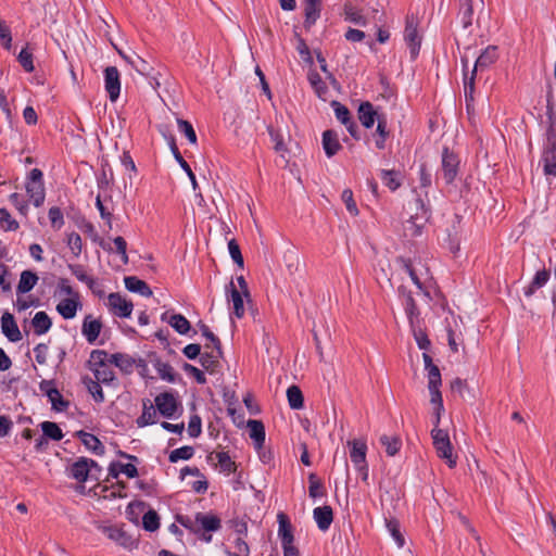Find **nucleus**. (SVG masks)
<instances>
[{
    "instance_id": "1",
    "label": "nucleus",
    "mask_w": 556,
    "mask_h": 556,
    "mask_svg": "<svg viewBox=\"0 0 556 556\" xmlns=\"http://www.w3.org/2000/svg\"><path fill=\"white\" fill-rule=\"evenodd\" d=\"M498 58L497 48L495 46L486 47L483 52L479 55L475 63V67L471 72V75L468 77L465 75L464 79V93L467 103V110L469 111L471 108V103L473 101V90H475V77L478 70L483 71L488 68L491 64H493Z\"/></svg>"
},
{
    "instance_id": "2",
    "label": "nucleus",
    "mask_w": 556,
    "mask_h": 556,
    "mask_svg": "<svg viewBox=\"0 0 556 556\" xmlns=\"http://www.w3.org/2000/svg\"><path fill=\"white\" fill-rule=\"evenodd\" d=\"M425 369L428 377V389L430 392V403L434 405V409L444 410L442 394L440 387L442 384L441 372L437 365L433 364L429 354H422Z\"/></svg>"
},
{
    "instance_id": "3",
    "label": "nucleus",
    "mask_w": 556,
    "mask_h": 556,
    "mask_svg": "<svg viewBox=\"0 0 556 556\" xmlns=\"http://www.w3.org/2000/svg\"><path fill=\"white\" fill-rule=\"evenodd\" d=\"M87 366L93 372L96 379L102 383H110L115 378L111 368L110 354L104 350H93L90 353Z\"/></svg>"
},
{
    "instance_id": "4",
    "label": "nucleus",
    "mask_w": 556,
    "mask_h": 556,
    "mask_svg": "<svg viewBox=\"0 0 556 556\" xmlns=\"http://www.w3.org/2000/svg\"><path fill=\"white\" fill-rule=\"evenodd\" d=\"M431 438L439 458L443 459L450 468L457 464V457L453 453V445L446 430L432 429Z\"/></svg>"
},
{
    "instance_id": "5",
    "label": "nucleus",
    "mask_w": 556,
    "mask_h": 556,
    "mask_svg": "<svg viewBox=\"0 0 556 556\" xmlns=\"http://www.w3.org/2000/svg\"><path fill=\"white\" fill-rule=\"evenodd\" d=\"M26 191L35 206H40L45 202V187L42 182V172L34 168L29 174V181L26 185Z\"/></svg>"
},
{
    "instance_id": "6",
    "label": "nucleus",
    "mask_w": 556,
    "mask_h": 556,
    "mask_svg": "<svg viewBox=\"0 0 556 556\" xmlns=\"http://www.w3.org/2000/svg\"><path fill=\"white\" fill-rule=\"evenodd\" d=\"M92 470L100 471L99 465L92 459L80 457L71 465L68 475L78 482H86Z\"/></svg>"
},
{
    "instance_id": "7",
    "label": "nucleus",
    "mask_w": 556,
    "mask_h": 556,
    "mask_svg": "<svg viewBox=\"0 0 556 556\" xmlns=\"http://www.w3.org/2000/svg\"><path fill=\"white\" fill-rule=\"evenodd\" d=\"M109 309L121 318H127L131 315L134 305L119 293H111L108 296Z\"/></svg>"
},
{
    "instance_id": "8",
    "label": "nucleus",
    "mask_w": 556,
    "mask_h": 556,
    "mask_svg": "<svg viewBox=\"0 0 556 556\" xmlns=\"http://www.w3.org/2000/svg\"><path fill=\"white\" fill-rule=\"evenodd\" d=\"M155 405L161 415L172 418L178 408V401L173 393L163 392L155 397Z\"/></svg>"
},
{
    "instance_id": "9",
    "label": "nucleus",
    "mask_w": 556,
    "mask_h": 556,
    "mask_svg": "<svg viewBox=\"0 0 556 556\" xmlns=\"http://www.w3.org/2000/svg\"><path fill=\"white\" fill-rule=\"evenodd\" d=\"M459 160L458 157L444 149L442 154V174L446 184H452L457 176Z\"/></svg>"
},
{
    "instance_id": "10",
    "label": "nucleus",
    "mask_w": 556,
    "mask_h": 556,
    "mask_svg": "<svg viewBox=\"0 0 556 556\" xmlns=\"http://www.w3.org/2000/svg\"><path fill=\"white\" fill-rule=\"evenodd\" d=\"M105 90L111 101H116L121 92L119 72L115 66H109L104 71Z\"/></svg>"
},
{
    "instance_id": "11",
    "label": "nucleus",
    "mask_w": 556,
    "mask_h": 556,
    "mask_svg": "<svg viewBox=\"0 0 556 556\" xmlns=\"http://www.w3.org/2000/svg\"><path fill=\"white\" fill-rule=\"evenodd\" d=\"M420 210L422 211L421 215L416 214L412 216L409 220H407L405 225V231L410 236H419L421 235L422 227L425 223L429 219L428 211L425 206V203L421 199L417 200Z\"/></svg>"
},
{
    "instance_id": "12",
    "label": "nucleus",
    "mask_w": 556,
    "mask_h": 556,
    "mask_svg": "<svg viewBox=\"0 0 556 556\" xmlns=\"http://www.w3.org/2000/svg\"><path fill=\"white\" fill-rule=\"evenodd\" d=\"M404 39L410 49L412 56L415 58L419 52L420 38L418 35L417 23L413 17L406 20Z\"/></svg>"
},
{
    "instance_id": "13",
    "label": "nucleus",
    "mask_w": 556,
    "mask_h": 556,
    "mask_svg": "<svg viewBox=\"0 0 556 556\" xmlns=\"http://www.w3.org/2000/svg\"><path fill=\"white\" fill-rule=\"evenodd\" d=\"M346 445L350 447V458L353 463L354 467L365 464L366 454H367V444L363 439H353L346 442Z\"/></svg>"
},
{
    "instance_id": "14",
    "label": "nucleus",
    "mask_w": 556,
    "mask_h": 556,
    "mask_svg": "<svg viewBox=\"0 0 556 556\" xmlns=\"http://www.w3.org/2000/svg\"><path fill=\"white\" fill-rule=\"evenodd\" d=\"M79 308H81L80 296L61 299L55 307L64 319H73Z\"/></svg>"
},
{
    "instance_id": "15",
    "label": "nucleus",
    "mask_w": 556,
    "mask_h": 556,
    "mask_svg": "<svg viewBox=\"0 0 556 556\" xmlns=\"http://www.w3.org/2000/svg\"><path fill=\"white\" fill-rule=\"evenodd\" d=\"M1 330L3 334L11 341L17 342L22 340V333L12 314L5 312L1 317Z\"/></svg>"
},
{
    "instance_id": "16",
    "label": "nucleus",
    "mask_w": 556,
    "mask_h": 556,
    "mask_svg": "<svg viewBox=\"0 0 556 556\" xmlns=\"http://www.w3.org/2000/svg\"><path fill=\"white\" fill-rule=\"evenodd\" d=\"M102 327L100 319H96L91 315H87L83 320L81 333L89 343H93L98 339Z\"/></svg>"
},
{
    "instance_id": "17",
    "label": "nucleus",
    "mask_w": 556,
    "mask_h": 556,
    "mask_svg": "<svg viewBox=\"0 0 556 556\" xmlns=\"http://www.w3.org/2000/svg\"><path fill=\"white\" fill-rule=\"evenodd\" d=\"M331 105L334 109V114H336V117L338 118V121H340L346 127L348 131L354 138H357V136H356L357 126L353 122L349 109L338 101H332Z\"/></svg>"
},
{
    "instance_id": "18",
    "label": "nucleus",
    "mask_w": 556,
    "mask_h": 556,
    "mask_svg": "<svg viewBox=\"0 0 556 556\" xmlns=\"http://www.w3.org/2000/svg\"><path fill=\"white\" fill-rule=\"evenodd\" d=\"M103 531L110 540L116 542L118 545L123 547L132 548L136 545V541L130 535H128L122 528L106 527L104 528Z\"/></svg>"
},
{
    "instance_id": "19",
    "label": "nucleus",
    "mask_w": 556,
    "mask_h": 556,
    "mask_svg": "<svg viewBox=\"0 0 556 556\" xmlns=\"http://www.w3.org/2000/svg\"><path fill=\"white\" fill-rule=\"evenodd\" d=\"M195 523L198 525V532L203 530L206 532H215L220 529V519L213 514H195Z\"/></svg>"
},
{
    "instance_id": "20",
    "label": "nucleus",
    "mask_w": 556,
    "mask_h": 556,
    "mask_svg": "<svg viewBox=\"0 0 556 556\" xmlns=\"http://www.w3.org/2000/svg\"><path fill=\"white\" fill-rule=\"evenodd\" d=\"M278 520V536L281 541V545L287 543H294L293 536V527L288 518V516L283 513H279L277 515Z\"/></svg>"
},
{
    "instance_id": "21",
    "label": "nucleus",
    "mask_w": 556,
    "mask_h": 556,
    "mask_svg": "<svg viewBox=\"0 0 556 556\" xmlns=\"http://www.w3.org/2000/svg\"><path fill=\"white\" fill-rule=\"evenodd\" d=\"M323 148L328 157H332L342 149L339 136L334 130L328 129L323 132Z\"/></svg>"
},
{
    "instance_id": "22",
    "label": "nucleus",
    "mask_w": 556,
    "mask_h": 556,
    "mask_svg": "<svg viewBox=\"0 0 556 556\" xmlns=\"http://www.w3.org/2000/svg\"><path fill=\"white\" fill-rule=\"evenodd\" d=\"M314 519L321 531H327L332 523L333 513L330 506L316 507L313 510Z\"/></svg>"
},
{
    "instance_id": "23",
    "label": "nucleus",
    "mask_w": 556,
    "mask_h": 556,
    "mask_svg": "<svg viewBox=\"0 0 556 556\" xmlns=\"http://www.w3.org/2000/svg\"><path fill=\"white\" fill-rule=\"evenodd\" d=\"M210 462H217L220 470L230 475L236 471L237 465L226 452H212L207 456Z\"/></svg>"
},
{
    "instance_id": "24",
    "label": "nucleus",
    "mask_w": 556,
    "mask_h": 556,
    "mask_svg": "<svg viewBox=\"0 0 556 556\" xmlns=\"http://www.w3.org/2000/svg\"><path fill=\"white\" fill-rule=\"evenodd\" d=\"M305 21L304 26L309 28L314 25L319 17L320 1L319 0H304Z\"/></svg>"
},
{
    "instance_id": "25",
    "label": "nucleus",
    "mask_w": 556,
    "mask_h": 556,
    "mask_svg": "<svg viewBox=\"0 0 556 556\" xmlns=\"http://www.w3.org/2000/svg\"><path fill=\"white\" fill-rule=\"evenodd\" d=\"M124 282L126 289L129 290L130 292H136L143 296L152 295V290L147 285V282L135 276L125 277Z\"/></svg>"
},
{
    "instance_id": "26",
    "label": "nucleus",
    "mask_w": 556,
    "mask_h": 556,
    "mask_svg": "<svg viewBox=\"0 0 556 556\" xmlns=\"http://www.w3.org/2000/svg\"><path fill=\"white\" fill-rule=\"evenodd\" d=\"M229 287H230V296L228 299L229 302L232 303V307H233V315L237 317V318H242L244 316V303H243V298L244 294L241 293L233 285L232 281H230L229 283Z\"/></svg>"
},
{
    "instance_id": "27",
    "label": "nucleus",
    "mask_w": 556,
    "mask_h": 556,
    "mask_svg": "<svg viewBox=\"0 0 556 556\" xmlns=\"http://www.w3.org/2000/svg\"><path fill=\"white\" fill-rule=\"evenodd\" d=\"M38 276L31 270H23L16 287L17 294H25L29 292L38 282Z\"/></svg>"
},
{
    "instance_id": "28",
    "label": "nucleus",
    "mask_w": 556,
    "mask_h": 556,
    "mask_svg": "<svg viewBox=\"0 0 556 556\" xmlns=\"http://www.w3.org/2000/svg\"><path fill=\"white\" fill-rule=\"evenodd\" d=\"M549 276V271L545 268L538 270L530 285L523 289V294L528 298L533 295L536 289L542 288L548 281Z\"/></svg>"
},
{
    "instance_id": "29",
    "label": "nucleus",
    "mask_w": 556,
    "mask_h": 556,
    "mask_svg": "<svg viewBox=\"0 0 556 556\" xmlns=\"http://www.w3.org/2000/svg\"><path fill=\"white\" fill-rule=\"evenodd\" d=\"M208 350L210 351L201 355L200 363L206 370H214L223 354L222 346L211 348Z\"/></svg>"
},
{
    "instance_id": "30",
    "label": "nucleus",
    "mask_w": 556,
    "mask_h": 556,
    "mask_svg": "<svg viewBox=\"0 0 556 556\" xmlns=\"http://www.w3.org/2000/svg\"><path fill=\"white\" fill-rule=\"evenodd\" d=\"M358 118L364 127L370 128L374 126L376 112L370 102H364L359 105Z\"/></svg>"
},
{
    "instance_id": "31",
    "label": "nucleus",
    "mask_w": 556,
    "mask_h": 556,
    "mask_svg": "<svg viewBox=\"0 0 556 556\" xmlns=\"http://www.w3.org/2000/svg\"><path fill=\"white\" fill-rule=\"evenodd\" d=\"M33 327L36 334L40 336L49 331L52 321L46 312H37L33 318Z\"/></svg>"
},
{
    "instance_id": "32",
    "label": "nucleus",
    "mask_w": 556,
    "mask_h": 556,
    "mask_svg": "<svg viewBox=\"0 0 556 556\" xmlns=\"http://www.w3.org/2000/svg\"><path fill=\"white\" fill-rule=\"evenodd\" d=\"M248 428L251 439L255 441L257 447H261L265 442V428L263 422L251 419L248 421Z\"/></svg>"
},
{
    "instance_id": "33",
    "label": "nucleus",
    "mask_w": 556,
    "mask_h": 556,
    "mask_svg": "<svg viewBox=\"0 0 556 556\" xmlns=\"http://www.w3.org/2000/svg\"><path fill=\"white\" fill-rule=\"evenodd\" d=\"M379 442L386 448L387 455L391 457L395 456L402 446V441L397 435L382 434Z\"/></svg>"
},
{
    "instance_id": "34",
    "label": "nucleus",
    "mask_w": 556,
    "mask_h": 556,
    "mask_svg": "<svg viewBox=\"0 0 556 556\" xmlns=\"http://www.w3.org/2000/svg\"><path fill=\"white\" fill-rule=\"evenodd\" d=\"M308 81L317 97L320 98L321 100H326L328 94V87L326 83L321 79L319 74L316 72H309Z\"/></svg>"
},
{
    "instance_id": "35",
    "label": "nucleus",
    "mask_w": 556,
    "mask_h": 556,
    "mask_svg": "<svg viewBox=\"0 0 556 556\" xmlns=\"http://www.w3.org/2000/svg\"><path fill=\"white\" fill-rule=\"evenodd\" d=\"M79 437L84 443V445L92 451L93 453L101 455L104 453V446L101 441L93 434L80 431Z\"/></svg>"
},
{
    "instance_id": "36",
    "label": "nucleus",
    "mask_w": 556,
    "mask_h": 556,
    "mask_svg": "<svg viewBox=\"0 0 556 556\" xmlns=\"http://www.w3.org/2000/svg\"><path fill=\"white\" fill-rule=\"evenodd\" d=\"M71 273L81 282L86 283L90 290L94 291L96 280L88 276L84 266L79 264H70Z\"/></svg>"
},
{
    "instance_id": "37",
    "label": "nucleus",
    "mask_w": 556,
    "mask_h": 556,
    "mask_svg": "<svg viewBox=\"0 0 556 556\" xmlns=\"http://www.w3.org/2000/svg\"><path fill=\"white\" fill-rule=\"evenodd\" d=\"M110 362L111 365H115L125 372L130 371L134 367L132 359L129 356L122 353L110 354Z\"/></svg>"
},
{
    "instance_id": "38",
    "label": "nucleus",
    "mask_w": 556,
    "mask_h": 556,
    "mask_svg": "<svg viewBox=\"0 0 556 556\" xmlns=\"http://www.w3.org/2000/svg\"><path fill=\"white\" fill-rule=\"evenodd\" d=\"M118 472L125 473L128 478H136L138 476V469L132 464H113L110 467V476L116 478Z\"/></svg>"
},
{
    "instance_id": "39",
    "label": "nucleus",
    "mask_w": 556,
    "mask_h": 556,
    "mask_svg": "<svg viewBox=\"0 0 556 556\" xmlns=\"http://www.w3.org/2000/svg\"><path fill=\"white\" fill-rule=\"evenodd\" d=\"M167 323L180 334H186L190 330L189 320L181 314H174Z\"/></svg>"
},
{
    "instance_id": "40",
    "label": "nucleus",
    "mask_w": 556,
    "mask_h": 556,
    "mask_svg": "<svg viewBox=\"0 0 556 556\" xmlns=\"http://www.w3.org/2000/svg\"><path fill=\"white\" fill-rule=\"evenodd\" d=\"M157 413L153 405L144 404L141 416L137 419L138 427H146L156 422Z\"/></svg>"
},
{
    "instance_id": "41",
    "label": "nucleus",
    "mask_w": 556,
    "mask_h": 556,
    "mask_svg": "<svg viewBox=\"0 0 556 556\" xmlns=\"http://www.w3.org/2000/svg\"><path fill=\"white\" fill-rule=\"evenodd\" d=\"M287 397L291 408L300 409L303 407V394L299 387H289L287 390Z\"/></svg>"
},
{
    "instance_id": "42",
    "label": "nucleus",
    "mask_w": 556,
    "mask_h": 556,
    "mask_svg": "<svg viewBox=\"0 0 556 556\" xmlns=\"http://www.w3.org/2000/svg\"><path fill=\"white\" fill-rule=\"evenodd\" d=\"M41 430L43 432V437H47L54 441H60L63 438V432L55 422L43 421L41 424Z\"/></svg>"
},
{
    "instance_id": "43",
    "label": "nucleus",
    "mask_w": 556,
    "mask_h": 556,
    "mask_svg": "<svg viewBox=\"0 0 556 556\" xmlns=\"http://www.w3.org/2000/svg\"><path fill=\"white\" fill-rule=\"evenodd\" d=\"M386 526L399 547H403L405 540L400 530V522L396 519H386Z\"/></svg>"
},
{
    "instance_id": "44",
    "label": "nucleus",
    "mask_w": 556,
    "mask_h": 556,
    "mask_svg": "<svg viewBox=\"0 0 556 556\" xmlns=\"http://www.w3.org/2000/svg\"><path fill=\"white\" fill-rule=\"evenodd\" d=\"M0 226L4 231H15L20 227L9 211L3 207H0Z\"/></svg>"
},
{
    "instance_id": "45",
    "label": "nucleus",
    "mask_w": 556,
    "mask_h": 556,
    "mask_svg": "<svg viewBox=\"0 0 556 556\" xmlns=\"http://www.w3.org/2000/svg\"><path fill=\"white\" fill-rule=\"evenodd\" d=\"M308 482V494L312 498H317L325 495L324 485L315 473H309Z\"/></svg>"
},
{
    "instance_id": "46",
    "label": "nucleus",
    "mask_w": 556,
    "mask_h": 556,
    "mask_svg": "<svg viewBox=\"0 0 556 556\" xmlns=\"http://www.w3.org/2000/svg\"><path fill=\"white\" fill-rule=\"evenodd\" d=\"M66 243L75 257H78L83 251V240L79 233L73 231L67 235Z\"/></svg>"
},
{
    "instance_id": "47",
    "label": "nucleus",
    "mask_w": 556,
    "mask_h": 556,
    "mask_svg": "<svg viewBox=\"0 0 556 556\" xmlns=\"http://www.w3.org/2000/svg\"><path fill=\"white\" fill-rule=\"evenodd\" d=\"M194 454V450L192 446H182L176 448L169 453L168 459L170 463H177L180 459L188 460Z\"/></svg>"
},
{
    "instance_id": "48",
    "label": "nucleus",
    "mask_w": 556,
    "mask_h": 556,
    "mask_svg": "<svg viewBox=\"0 0 556 556\" xmlns=\"http://www.w3.org/2000/svg\"><path fill=\"white\" fill-rule=\"evenodd\" d=\"M155 369H156V372L159 374V376L163 380L168 381V382H175L176 372L169 364L163 363V362H157L155 364Z\"/></svg>"
},
{
    "instance_id": "49",
    "label": "nucleus",
    "mask_w": 556,
    "mask_h": 556,
    "mask_svg": "<svg viewBox=\"0 0 556 556\" xmlns=\"http://www.w3.org/2000/svg\"><path fill=\"white\" fill-rule=\"evenodd\" d=\"M101 381H93L91 378H85L84 383L86 384L89 393L92 395L96 402H103L104 394L100 386Z\"/></svg>"
},
{
    "instance_id": "50",
    "label": "nucleus",
    "mask_w": 556,
    "mask_h": 556,
    "mask_svg": "<svg viewBox=\"0 0 556 556\" xmlns=\"http://www.w3.org/2000/svg\"><path fill=\"white\" fill-rule=\"evenodd\" d=\"M344 17L346 21L362 26H365L367 23L362 12L354 9L352 5H345Z\"/></svg>"
},
{
    "instance_id": "51",
    "label": "nucleus",
    "mask_w": 556,
    "mask_h": 556,
    "mask_svg": "<svg viewBox=\"0 0 556 556\" xmlns=\"http://www.w3.org/2000/svg\"><path fill=\"white\" fill-rule=\"evenodd\" d=\"M381 180L392 191L396 190L401 186L399 173L395 170H382Z\"/></svg>"
},
{
    "instance_id": "52",
    "label": "nucleus",
    "mask_w": 556,
    "mask_h": 556,
    "mask_svg": "<svg viewBox=\"0 0 556 556\" xmlns=\"http://www.w3.org/2000/svg\"><path fill=\"white\" fill-rule=\"evenodd\" d=\"M142 525L147 531L153 532L160 527V518L156 511L149 510L142 517Z\"/></svg>"
},
{
    "instance_id": "53",
    "label": "nucleus",
    "mask_w": 556,
    "mask_h": 556,
    "mask_svg": "<svg viewBox=\"0 0 556 556\" xmlns=\"http://www.w3.org/2000/svg\"><path fill=\"white\" fill-rule=\"evenodd\" d=\"M178 129L180 132H182L190 143L195 144L197 143V134L193 129V126L185 119L178 118L177 119Z\"/></svg>"
},
{
    "instance_id": "54",
    "label": "nucleus",
    "mask_w": 556,
    "mask_h": 556,
    "mask_svg": "<svg viewBox=\"0 0 556 556\" xmlns=\"http://www.w3.org/2000/svg\"><path fill=\"white\" fill-rule=\"evenodd\" d=\"M544 172H551L552 164L556 163V142L551 143L543 152Z\"/></svg>"
},
{
    "instance_id": "55",
    "label": "nucleus",
    "mask_w": 556,
    "mask_h": 556,
    "mask_svg": "<svg viewBox=\"0 0 556 556\" xmlns=\"http://www.w3.org/2000/svg\"><path fill=\"white\" fill-rule=\"evenodd\" d=\"M49 400L52 404L53 409L58 412H62L67 408L68 402L63 400L62 394L59 392L58 389L55 390H49Z\"/></svg>"
},
{
    "instance_id": "56",
    "label": "nucleus",
    "mask_w": 556,
    "mask_h": 556,
    "mask_svg": "<svg viewBox=\"0 0 556 556\" xmlns=\"http://www.w3.org/2000/svg\"><path fill=\"white\" fill-rule=\"evenodd\" d=\"M55 295H65L66 298L80 296L79 293L68 283L67 279H60L55 289Z\"/></svg>"
},
{
    "instance_id": "57",
    "label": "nucleus",
    "mask_w": 556,
    "mask_h": 556,
    "mask_svg": "<svg viewBox=\"0 0 556 556\" xmlns=\"http://www.w3.org/2000/svg\"><path fill=\"white\" fill-rule=\"evenodd\" d=\"M341 199L343 203L345 204L346 210L349 213L353 216L358 215V208L357 205L353 199V192L351 189H345L342 191Z\"/></svg>"
},
{
    "instance_id": "58",
    "label": "nucleus",
    "mask_w": 556,
    "mask_h": 556,
    "mask_svg": "<svg viewBox=\"0 0 556 556\" xmlns=\"http://www.w3.org/2000/svg\"><path fill=\"white\" fill-rule=\"evenodd\" d=\"M129 65L140 75L148 76L151 73V66L139 55H136L134 61H129Z\"/></svg>"
},
{
    "instance_id": "59",
    "label": "nucleus",
    "mask_w": 556,
    "mask_h": 556,
    "mask_svg": "<svg viewBox=\"0 0 556 556\" xmlns=\"http://www.w3.org/2000/svg\"><path fill=\"white\" fill-rule=\"evenodd\" d=\"M18 62L26 72L30 73L34 71L33 54L28 51L27 47L20 52Z\"/></svg>"
},
{
    "instance_id": "60",
    "label": "nucleus",
    "mask_w": 556,
    "mask_h": 556,
    "mask_svg": "<svg viewBox=\"0 0 556 556\" xmlns=\"http://www.w3.org/2000/svg\"><path fill=\"white\" fill-rule=\"evenodd\" d=\"M11 273L7 265L0 264V288L3 292L11 290Z\"/></svg>"
},
{
    "instance_id": "61",
    "label": "nucleus",
    "mask_w": 556,
    "mask_h": 556,
    "mask_svg": "<svg viewBox=\"0 0 556 556\" xmlns=\"http://www.w3.org/2000/svg\"><path fill=\"white\" fill-rule=\"evenodd\" d=\"M200 329H201L203 337H205L206 340L210 342V343L205 344L206 350H208L211 348L220 346L219 339L210 330V328L206 325L200 324Z\"/></svg>"
},
{
    "instance_id": "62",
    "label": "nucleus",
    "mask_w": 556,
    "mask_h": 556,
    "mask_svg": "<svg viewBox=\"0 0 556 556\" xmlns=\"http://www.w3.org/2000/svg\"><path fill=\"white\" fill-rule=\"evenodd\" d=\"M267 129L271 140L275 142L274 149L277 152H286L287 148L283 141V136L278 130H275L271 126H268Z\"/></svg>"
},
{
    "instance_id": "63",
    "label": "nucleus",
    "mask_w": 556,
    "mask_h": 556,
    "mask_svg": "<svg viewBox=\"0 0 556 556\" xmlns=\"http://www.w3.org/2000/svg\"><path fill=\"white\" fill-rule=\"evenodd\" d=\"M0 41L4 49L10 50L12 47V35L5 22L0 20Z\"/></svg>"
},
{
    "instance_id": "64",
    "label": "nucleus",
    "mask_w": 556,
    "mask_h": 556,
    "mask_svg": "<svg viewBox=\"0 0 556 556\" xmlns=\"http://www.w3.org/2000/svg\"><path fill=\"white\" fill-rule=\"evenodd\" d=\"M228 250H229V254L232 258V261L239 266V267H243V256L241 254V251H240V248L238 245V243L236 242V240H230L228 242Z\"/></svg>"
}]
</instances>
